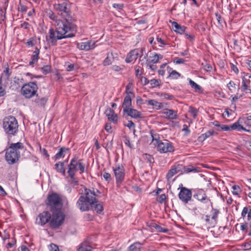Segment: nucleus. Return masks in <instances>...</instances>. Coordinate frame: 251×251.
Returning <instances> with one entry per match:
<instances>
[{
  "instance_id": "59",
  "label": "nucleus",
  "mask_w": 251,
  "mask_h": 251,
  "mask_svg": "<svg viewBox=\"0 0 251 251\" xmlns=\"http://www.w3.org/2000/svg\"><path fill=\"white\" fill-rule=\"evenodd\" d=\"M21 27L24 29H27L29 28V24L28 23L25 22L21 24Z\"/></svg>"
},
{
  "instance_id": "7",
  "label": "nucleus",
  "mask_w": 251,
  "mask_h": 251,
  "mask_svg": "<svg viewBox=\"0 0 251 251\" xmlns=\"http://www.w3.org/2000/svg\"><path fill=\"white\" fill-rule=\"evenodd\" d=\"M38 89V87L35 82H30L22 86L21 93L25 98L30 99L36 95Z\"/></svg>"
},
{
  "instance_id": "41",
  "label": "nucleus",
  "mask_w": 251,
  "mask_h": 251,
  "mask_svg": "<svg viewBox=\"0 0 251 251\" xmlns=\"http://www.w3.org/2000/svg\"><path fill=\"white\" fill-rule=\"evenodd\" d=\"M41 70L43 73L46 75L50 72V67L49 65H46L43 66L41 68Z\"/></svg>"
},
{
  "instance_id": "54",
  "label": "nucleus",
  "mask_w": 251,
  "mask_h": 251,
  "mask_svg": "<svg viewBox=\"0 0 251 251\" xmlns=\"http://www.w3.org/2000/svg\"><path fill=\"white\" fill-rule=\"evenodd\" d=\"M70 183L71 184L73 185V186L77 185L78 184V181L75 179V178L74 177V176H73V177H70Z\"/></svg>"
},
{
  "instance_id": "30",
  "label": "nucleus",
  "mask_w": 251,
  "mask_h": 251,
  "mask_svg": "<svg viewBox=\"0 0 251 251\" xmlns=\"http://www.w3.org/2000/svg\"><path fill=\"white\" fill-rule=\"evenodd\" d=\"M214 133L213 130H209L205 133L202 134L199 137V139L200 141H203L208 137L213 135Z\"/></svg>"
},
{
  "instance_id": "36",
  "label": "nucleus",
  "mask_w": 251,
  "mask_h": 251,
  "mask_svg": "<svg viewBox=\"0 0 251 251\" xmlns=\"http://www.w3.org/2000/svg\"><path fill=\"white\" fill-rule=\"evenodd\" d=\"M232 188L233 195H237L241 193V189L238 185H234L232 186Z\"/></svg>"
},
{
  "instance_id": "18",
  "label": "nucleus",
  "mask_w": 251,
  "mask_h": 251,
  "mask_svg": "<svg viewBox=\"0 0 251 251\" xmlns=\"http://www.w3.org/2000/svg\"><path fill=\"white\" fill-rule=\"evenodd\" d=\"M139 54V53L138 50L136 49L130 51L128 53L126 58V62L129 63L135 61L137 59Z\"/></svg>"
},
{
  "instance_id": "42",
  "label": "nucleus",
  "mask_w": 251,
  "mask_h": 251,
  "mask_svg": "<svg viewBox=\"0 0 251 251\" xmlns=\"http://www.w3.org/2000/svg\"><path fill=\"white\" fill-rule=\"evenodd\" d=\"M180 75V74H179L176 71H173L170 73V76L173 79H177L179 77Z\"/></svg>"
},
{
  "instance_id": "57",
  "label": "nucleus",
  "mask_w": 251,
  "mask_h": 251,
  "mask_svg": "<svg viewBox=\"0 0 251 251\" xmlns=\"http://www.w3.org/2000/svg\"><path fill=\"white\" fill-rule=\"evenodd\" d=\"M215 15H216L217 20L219 24H220V25H221L222 26L223 25H222L223 21H222L221 16L218 13H216Z\"/></svg>"
},
{
  "instance_id": "22",
  "label": "nucleus",
  "mask_w": 251,
  "mask_h": 251,
  "mask_svg": "<svg viewBox=\"0 0 251 251\" xmlns=\"http://www.w3.org/2000/svg\"><path fill=\"white\" fill-rule=\"evenodd\" d=\"M40 53V50L38 48H35V50L33 51L32 55L31 57V60L29 62L30 66H33L34 64L37 62L39 59V55Z\"/></svg>"
},
{
  "instance_id": "33",
  "label": "nucleus",
  "mask_w": 251,
  "mask_h": 251,
  "mask_svg": "<svg viewBox=\"0 0 251 251\" xmlns=\"http://www.w3.org/2000/svg\"><path fill=\"white\" fill-rule=\"evenodd\" d=\"M145 79L146 80V84L150 82L151 85L153 88L157 87L160 85V81L158 79H152L149 81V80L147 81L146 78Z\"/></svg>"
},
{
  "instance_id": "5",
  "label": "nucleus",
  "mask_w": 251,
  "mask_h": 251,
  "mask_svg": "<svg viewBox=\"0 0 251 251\" xmlns=\"http://www.w3.org/2000/svg\"><path fill=\"white\" fill-rule=\"evenodd\" d=\"M61 197L55 193L48 195L47 205L50 207L51 211L60 210L62 206Z\"/></svg>"
},
{
  "instance_id": "50",
  "label": "nucleus",
  "mask_w": 251,
  "mask_h": 251,
  "mask_svg": "<svg viewBox=\"0 0 251 251\" xmlns=\"http://www.w3.org/2000/svg\"><path fill=\"white\" fill-rule=\"evenodd\" d=\"M27 10V6H26L24 5H23V4H20V5L18 7V10L19 11H21L22 13H25V12H26Z\"/></svg>"
},
{
  "instance_id": "37",
  "label": "nucleus",
  "mask_w": 251,
  "mask_h": 251,
  "mask_svg": "<svg viewBox=\"0 0 251 251\" xmlns=\"http://www.w3.org/2000/svg\"><path fill=\"white\" fill-rule=\"evenodd\" d=\"M188 111L191 114V115L194 118H196L197 117L198 111L196 108L190 106L189 108Z\"/></svg>"
},
{
  "instance_id": "8",
  "label": "nucleus",
  "mask_w": 251,
  "mask_h": 251,
  "mask_svg": "<svg viewBox=\"0 0 251 251\" xmlns=\"http://www.w3.org/2000/svg\"><path fill=\"white\" fill-rule=\"evenodd\" d=\"M65 215L60 210L52 211V215L50 219V226L53 228H56L61 226L64 222Z\"/></svg>"
},
{
  "instance_id": "12",
  "label": "nucleus",
  "mask_w": 251,
  "mask_h": 251,
  "mask_svg": "<svg viewBox=\"0 0 251 251\" xmlns=\"http://www.w3.org/2000/svg\"><path fill=\"white\" fill-rule=\"evenodd\" d=\"M77 48L80 50H89L93 49L96 47V42L90 40L85 42L77 43Z\"/></svg>"
},
{
  "instance_id": "55",
  "label": "nucleus",
  "mask_w": 251,
  "mask_h": 251,
  "mask_svg": "<svg viewBox=\"0 0 251 251\" xmlns=\"http://www.w3.org/2000/svg\"><path fill=\"white\" fill-rule=\"evenodd\" d=\"M162 97L165 99L168 100H172L174 98V96L171 95H169L167 93H165L162 95Z\"/></svg>"
},
{
  "instance_id": "49",
  "label": "nucleus",
  "mask_w": 251,
  "mask_h": 251,
  "mask_svg": "<svg viewBox=\"0 0 251 251\" xmlns=\"http://www.w3.org/2000/svg\"><path fill=\"white\" fill-rule=\"evenodd\" d=\"M131 85L130 84H128L126 86V95H133V93L132 92V91L130 90V88H131Z\"/></svg>"
},
{
  "instance_id": "27",
  "label": "nucleus",
  "mask_w": 251,
  "mask_h": 251,
  "mask_svg": "<svg viewBox=\"0 0 251 251\" xmlns=\"http://www.w3.org/2000/svg\"><path fill=\"white\" fill-rule=\"evenodd\" d=\"M251 81L249 79H247L245 76L242 77V90L245 91L250 88L249 84Z\"/></svg>"
},
{
  "instance_id": "48",
  "label": "nucleus",
  "mask_w": 251,
  "mask_h": 251,
  "mask_svg": "<svg viewBox=\"0 0 251 251\" xmlns=\"http://www.w3.org/2000/svg\"><path fill=\"white\" fill-rule=\"evenodd\" d=\"M40 151L41 153L44 155L46 158H49V155L47 151L45 149H43L41 147H40Z\"/></svg>"
},
{
  "instance_id": "26",
  "label": "nucleus",
  "mask_w": 251,
  "mask_h": 251,
  "mask_svg": "<svg viewBox=\"0 0 251 251\" xmlns=\"http://www.w3.org/2000/svg\"><path fill=\"white\" fill-rule=\"evenodd\" d=\"M194 197L199 201L204 202V203H209L210 202V200L207 197L206 194H203L201 195V194H198L194 196Z\"/></svg>"
},
{
  "instance_id": "10",
  "label": "nucleus",
  "mask_w": 251,
  "mask_h": 251,
  "mask_svg": "<svg viewBox=\"0 0 251 251\" xmlns=\"http://www.w3.org/2000/svg\"><path fill=\"white\" fill-rule=\"evenodd\" d=\"M77 205L78 208L82 211H88L89 210L90 206L94 204L92 200L88 201L84 198L83 196L80 197L77 201Z\"/></svg>"
},
{
  "instance_id": "53",
  "label": "nucleus",
  "mask_w": 251,
  "mask_h": 251,
  "mask_svg": "<svg viewBox=\"0 0 251 251\" xmlns=\"http://www.w3.org/2000/svg\"><path fill=\"white\" fill-rule=\"evenodd\" d=\"M103 176L104 178L108 182H109L111 179V175L108 173L104 172Z\"/></svg>"
},
{
  "instance_id": "16",
  "label": "nucleus",
  "mask_w": 251,
  "mask_h": 251,
  "mask_svg": "<svg viewBox=\"0 0 251 251\" xmlns=\"http://www.w3.org/2000/svg\"><path fill=\"white\" fill-rule=\"evenodd\" d=\"M69 2H59L57 4H54V9L59 12H60L61 14L63 13H68L67 6Z\"/></svg>"
},
{
  "instance_id": "11",
  "label": "nucleus",
  "mask_w": 251,
  "mask_h": 251,
  "mask_svg": "<svg viewBox=\"0 0 251 251\" xmlns=\"http://www.w3.org/2000/svg\"><path fill=\"white\" fill-rule=\"evenodd\" d=\"M192 195V193L190 189L182 187L178 194V197L182 202L187 203L191 200Z\"/></svg>"
},
{
  "instance_id": "20",
  "label": "nucleus",
  "mask_w": 251,
  "mask_h": 251,
  "mask_svg": "<svg viewBox=\"0 0 251 251\" xmlns=\"http://www.w3.org/2000/svg\"><path fill=\"white\" fill-rule=\"evenodd\" d=\"M124 113L132 118L137 119L141 117V112L136 109L130 108L127 110L126 109Z\"/></svg>"
},
{
  "instance_id": "43",
  "label": "nucleus",
  "mask_w": 251,
  "mask_h": 251,
  "mask_svg": "<svg viewBox=\"0 0 251 251\" xmlns=\"http://www.w3.org/2000/svg\"><path fill=\"white\" fill-rule=\"evenodd\" d=\"M50 251H60L58 247L53 243H51L50 245L49 246Z\"/></svg>"
},
{
  "instance_id": "13",
  "label": "nucleus",
  "mask_w": 251,
  "mask_h": 251,
  "mask_svg": "<svg viewBox=\"0 0 251 251\" xmlns=\"http://www.w3.org/2000/svg\"><path fill=\"white\" fill-rule=\"evenodd\" d=\"M160 112L164 115V117L168 120H176L178 117L177 111H175L173 109L165 108L163 109Z\"/></svg>"
},
{
  "instance_id": "46",
  "label": "nucleus",
  "mask_w": 251,
  "mask_h": 251,
  "mask_svg": "<svg viewBox=\"0 0 251 251\" xmlns=\"http://www.w3.org/2000/svg\"><path fill=\"white\" fill-rule=\"evenodd\" d=\"M124 125L128 127L130 129L133 128L134 133L135 132V125L131 121H128V123L127 124H125Z\"/></svg>"
},
{
  "instance_id": "25",
  "label": "nucleus",
  "mask_w": 251,
  "mask_h": 251,
  "mask_svg": "<svg viewBox=\"0 0 251 251\" xmlns=\"http://www.w3.org/2000/svg\"><path fill=\"white\" fill-rule=\"evenodd\" d=\"M64 162H58L55 164V168L56 171L61 173L63 175L65 174V169L64 167Z\"/></svg>"
},
{
  "instance_id": "15",
  "label": "nucleus",
  "mask_w": 251,
  "mask_h": 251,
  "mask_svg": "<svg viewBox=\"0 0 251 251\" xmlns=\"http://www.w3.org/2000/svg\"><path fill=\"white\" fill-rule=\"evenodd\" d=\"M221 129L224 131H230L233 130H237L238 131L246 130L242 126L240 125L238 122H236L232 125H221Z\"/></svg>"
},
{
  "instance_id": "23",
  "label": "nucleus",
  "mask_w": 251,
  "mask_h": 251,
  "mask_svg": "<svg viewBox=\"0 0 251 251\" xmlns=\"http://www.w3.org/2000/svg\"><path fill=\"white\" fill-rule=\"evenodd\" d=\"M131 96L128 95H126L125 97L124 102L123 103V111L125 112L126 109L127 110L128 109L131 108Z\"/></svg>"
},
{
  "instance_id": "39",
  "label": "nucleus",
  "mask_w": 251,
  "mask_h": 251,
  "mask_svg": "<svg viewBox=\"0 0 251 251\" xmlns=\"http://www.w3.org/2000/svg\"><path fill=\"white\" fill-rule=\"evenodd\" d=\"M235 83L231 80L227 84V87L231 92H233L235 90Z\"/></svg>"
},
{
  "instance_id": "3",
  "label": "nucleus",
  "mask_w": 251,
  "mask_h": 251,
  "mask_svg": "<svg viewBox=\"0 0 251 251\" xmlns=\"http://www.w3.org/2000/svg\"><path fill=\"white\" fill-rule=\"evenodd\" d=\"M3 128L8 136L15 135L18 130L17 120L12 116L5 117L3 120Z\"/></svg>"
},
{
  "instance_id": "56",
  "label": "nucleus",
  "mask_w": 251,
  "mask_h": 251,
  "mask_svg": "<svg viewBox=\"0 0 251 251\" xmlns=\"http://www.w3.org/2000/svg\"><path fill=\"white\" fill-rule=\"evenodd\" d=\"M174 62L177 64H179L184 63L185 62V60L182 58H176L174 60Z\"/></svg>"
},
{
  "instance_id": "34",
  "label": "nucleus",
  "mask_w": 251,
  "mask_h": 251,
  "mask_svg": "<svg viewBox=\"0 0 251 251\" xmlns=\"http://www.w3.org/2000/svg\"><path fill=\"white\" fill-rule=\"evenodd\" d=\"M212 213L211 219L214 221V222L216 223V221L218 218V215L219 214V210L217 209L212 208L211 211Z\"/></svg>"
},
{
  "instance_id": "32",
  "label": "nucleus",
  "mask_w": 251,
  "mask_h": 251,
  "mask_svg": "<svg viewBox=\"0 0 251 251\" xmlns=\"http://www.w3.org/2000/svg\"><path fill=\"white\" fill-rule=\"evenodd\" d=\"M47 99L46 98H38L35 100V103L39 106H43L45 105Z\"/></svg>"
},
{
  "instance_id": "52",
  "label": "nucleus",
  "mask_w": 251,
  "mask_h": 251,
  "mask_svg": "<svg viewBox=\"0 0 251 251\" xmlns=\"http://www.w3.org/2000/svg\"><path fill=\"white\" fill-rule=\"evenodd\" d=\"M147 103L150 105L152 106L153 107H155V106H156V104L157 103L158 101L154 100H150L147 101Z\"/></svg>"
},
{
  "instance_id": "28",
  "label": "nucleus",
  "mask_w": 251,
  "mask_h": 251,
  "mask_svg": "<svg viewBox=\"0 0 251 251\" xmlns=\"http://www.w3.org/2000/svg\"><path fill=\"white\" fill-rule=\"evenodd\" d=\"M178 170L176 167H173L172 169L169 171L166 175V177L168 180L171 179V178L178 172Z\"/></svg>"
},
{
  "instance_id": "31",
  "label": "nucleus",
  "mask_w": 251,
  "mask_h": 251,
  "mask_svg": "<svg viewBox=\"0 0 251 251\" xmlns=\"http://www.w3.org/2000/svg\"><path fill=\"white\" fill-rule=\"evenodd\" d=\"M201 219L204 220L208 225L212 226L216 224V222H214L213 220L210 219V216L208 215H203L201 217Z\"/></svg>"
},
{
  "instance_id": "58",
  "label": "nucleus",
  "mask_w": 251,
  "mask_h": 251,
  "mask_svg": "<svg viewBox=\"0 0 251 251\" xmlns=\"http://www.w3.org/2000/svg\"><path fill=\"white\" fill-rule=\"evenodd\" d=\"M111 69L112 70L116 71V72H119L122 70V68L120 66H117V65H113L111 67Z\"/></svg>"
},
{
  "instance_id": "29",
  "label": "nucleus",
  "mask_w": 251,
  "mask_h": 251,
  "mask_svg": "<svg viewBox=\"0 0 251 251\" xmlns=\"http://www.w3.org/2000/svg\"><path fill=\"white\" fill-rule=\"evenodd\" d=\"M163 55L154 53L152 56H150V62L153 64L157 63L159 62V59H162Z\"/></svg>"
},
{
  "instance_id": "44",
  "label": "nucleus",
  "mask_w": 251,
  "mask_h": 251,
  "mask_svg": "<svg viewBox=\"0 0 251 251\" xmlns=\"http://www.w3.org/2000/svg\"><path fill=\"white\" fill-rule=\"evenodd\" d=\"M112 57L108 55L107 57L104 59L103 61V65L104 66H107L111 64L112 63Z\"/></svg>"
},
{
  "instance_id": "4",
  "label": "nucleus",
  "mask_w": 251,
  "mask_h": 251,
  "mask_svg": "<svg viewBox=\"0 0 251 251\" xmlns=\"http://www.w3.org/2000/svg\"><path fill=\"white\" fill-rule=\"evenodd\" d=\"M151 133L152 141L154 142V144L156 145L157 150L160 153L172 152L175 151L174 147L171 142L167 140L162 142L154 137L152 131H151Z\"/></svg>"
},
{
  "instance_id": "62",
  "label": "nucleus",
  "mask_w": 251,
  "mask_h": 251,
  "mask_svg": "<svg viewBox=\"0 0 251 251\" xmlns=\"http://www.w3.org/2000/svg\"><path fill=\"white\" fill-rule=\"evenodd\" d=\"M249 211L248 208L246 207H244L242 210L241 215L243 217H245Z\"/></svg>"
},
{
  "instance_id": "35",
  "label": "nucleus",
  "mask_w": 251,
  "mask_h": 251,
  "mask_svg": "<svg viewBox=\"0 0 251 251\" xmlns=\"http://www.w3.org/2000/svg\"><path fill=\"white\" fill-rule=\"evenodd\" d=\"M129 251H140V245L137 243L131 245L129 248Z\"/></svg>"
},
{
  "instance_id": "40",
  "label": "nucleus",
  "mask_w": 251,
  "mask_h": 251,
  "mask_svg": "<svg viewBox=\"0 0 251 251\" xmlns=\"http://www.w3.org/2000/svg\"><path fill=\"white\" fill-rule=\"evenodd\" d=\"M94 210L98 213H101L103 211V206L101 204H96L94 206Z\"/></svg>"
},
{
  "instance_id": "64",
  "label": "nucleus",
  "mask_w": 251,
  "mask_h": 251,
  "mask_svg": "<svg viewBox=\"0 0 251 251\" xmlns=\"http://www.w3.org/2000/svg\"><path fill=\"white\" fill-rule=\"evenodd\" d=\"M77 251H90L83 246H81L77 250Z\"/></svg>"
},
{
  "instance_id": "61",
  "label": "nucleus",
  "mask_w": 251,
  "mask_h": 251,
  "mask_svg": "<svg viewBox=\"0 0 251 251\" xmlns=\"http://www.w3.org/2000/svg\"><path fill=\"white\" fill-rule=\"evenodd\" d=\"M166 199V195L165 194H162L159 198V201L160 203L163 202Z\"/></svg>"
},
{
  "instance_id": "63",
  "label": "nucleus",
  "mask_w": 251,
  "mask_h": 251,
  "mask_svg": "<svg viewBox=\"0 0 251 251\" xmlns=\"http://www.w3.org/2000/svg\"><path fill=\"white\" fill-rule=\"evenodd\" d=\"M184 36L185 37V38L189 39V40L192 41L194 39L193 36L190 35L186 32H184Z\"/></svg>"
},
{
  "instance_id": "38",
  "label": "nucleus",
  "mask_w": 251,
  "mask_h": 251,
  "mask_svg": "<svg viewBox=\"0 0 251 251\" xmlns=\"http://www.w3.org/2000/svg\"><path fill=\"white\" fill-rule=\"evenodd\" d=\"M189 84L193 88L196 90H200L201 89V86L191 79H189Z\"/></svg>"
},
{
  "instance_id": "9",
  "label": "nucleus",
  "mask_w": 251,
  "mask_h": 251,
  "mask_svg": "<svg viewBox=\"0 0 251 251\" xmlns=\"http://www.w3.org/2000/svg\"><path fill=\"white\" fill-rule=\"evenodd\" d=\"M113 170L116 177V184L120 186L125 177V170L122 165H117L113 167Z\"/></svg>"
},
{
  "instance_id": "14",
  "label": "nucleus",
  "mask_w": 251,
  "mask_h": 251,
  "mask_svg": "<svg viewBox=\"0 0 251 251\" xmlns=\"http://www.w3.org/2000/svg\"><path fill=\"white\" fill-rule=\"evenodd\" d=\"M51 218L50 214L48 212H44L39 215L36 219V223L38 225H44L48 223Z\"/></svg>"
},
{
  "instance_id": "24",
  "label": "nucleus",
  "mask_w": 251,
  "mask_h": 251,
  "mask_svg": "<svg viewBox=\"0 0 251 251\" xmlns=\"http://www.w3.org/2000/svg\"><path fill=\"white\" fill-rule=\"evenodd\" d=\"M172 26L175 31L178 33L182 34L185 32L186 29L185 27L184 26H181L176 22L172 23Z\"/></svg>"
},
{
  "instance_id": "6",
  "label": "nucleus",
  "mask_w": 251,
  "mask_h": 251,
  "mask_svg": "<svg viewBox=\"0 0 251 251\" xmlns=\"http://www.w3.org/2000/svg\"><path fill=\"white\" fill-rule=\"evenodd\" d=\"M84 169L85 165L82 162L81 160L74 157L68 165V173L70 177H73L77 170H79L80 173H82L84 172Z\"/></svg>"
},
{
  "instance_id": "1",
  "label": "nucleus",
  "mask_w": 251,
  "mask_h": 251,
  "mask_svg": "<svg viewBox=\"0 0 251 251\" xmlns=\"http://www.w3.org/2000/svg\"><path fill=\"white\" fill-rule=\"evenodd\" d=\"M49 14L50 18L55 21V29L50 28L49 30V40L53 45L58 40L75 36L73 33H69L76 31V27L75 25L66 19L57 20L55 15L52 12Z\"/></svg>"
},
{
  "instance_id": "45",
  "label": "nucleus",
  "mask_w": 251,
  "mask_h": 251,
  "mask_svg": "<svg viewBox=\"0 0 251 251\" xmlns=\"http://www.w3.org/2000/svg\"><path fill=\"white\" fill-rule=\"evenodd\" d=\"M6 94L5 88L1 84V80H0V97L4 96Z\"/></svg>"
},
{
  "instance_id": "19",
  "label": "nucleus",
  "mask_w": 251,
  "mask_h": 251,
  "mask_svg": "<svg viewBox=\"0 0 251 251\" xmlns=\"http://www.w3.org/2000/svg\"><path fill=\"white\" fill-rule=\"evenodd\" d=\"M105 113L109 120L113 122L114 123L117 122L118 116L115 113L113 110L111 109V108H108L106 110Z\"/></svg>"
},
{
  "instance_id": "47",
  "label": "nucleus",
  "mask_w": 251,
  "mask_h": 251,
  "mask_svg": "<svg viewBox=\"0 0 251 251\" xmlns=\"http://www.w3.org/2000/svg\"><path fill=\"white\" fill-rule=\"evenodd\" d=\"M152 226L159 232H166L167 231L166 229H164L162 227L155 224H153Z\"/></svg>"
},
{
  "instance_id": "51",
  "label": "nucleus",
  "mask_w": 251,
  "mask_h": 251,
  "mask_svg": "<svg viewBox=\"0 0 251 251\" xmlns=\"http://www.w3.org/2000/svg\"><path fill=\"white\" fill-rule=\"evenodd\" d=\"M184 172L186 173L196 172L197 169L194 167L186 168L184 169Z\"/></svg>"
},
{
  "instance_id": "2",
  "label": "nucleus",
  "mask_w": 251,
  "mask_h": 251,
  "mask_svg": "<svg viewBox=\"0 0 251 251\" xmlns=\"http://www.w3.org/2000/svg\"><path fill=\"white\" fill-rule=\"evenodd\" d=\"M24 149L23 143L18 142L12 143L8 148L6 149L5 159L9 164H13L19 160L20 157V150Z\"/></svg>"
},
{
  "instance_id": "17",
  "label": "nucleus",
  "mask_w": 251,
  "mask_h": 251,
  "mask_svg": "<svg viewBox=\"0 0 251 251\" xmlns=\"http://www.w3.org/2000/svg\"><path fill=\"white\" fill-rule=\"evenodd\" d=\"M96 192H99L97 190L96 191L93 190H90L87 188L85 189V194L86 195L85 199L91 201L92 200L93 202L95 203L96 202V196H97Z\"/></svg>"
},
{
  "instance_id": "21",
  "label": "nucleus",
  "mask_w": 251,
  "mask_h": 251,
  "mask_svg": "<svg viewBox=\"0 0 251 251\" xmlns=\"http://www.w3.org/2000/svg\"><path fill=\"white\" fill-rule=\"evenodd\" d=\"M69 154V149L63 147L59 149V151L54 156V158L55 160H58L63 158L66 154Z\"/></svg>"
},
{
  "instance_id": "60",
  "label": "nucleus",
  "mask_w": 251,
  "mask_h": 251,
  "mask_svg": "<svg viewBox=\"0 0 251 251\" xmlns=\"http://www.w3.org/2000/svg\"><path fill=\"white\" fill-rule=\"evenodd\" d=\"M156 40L157 41L160 43L161 45H160V47H163V46L165 45H166V43H165V42L163 40H162L161 38L159 37H157V38H156Z\"/></svg>"
}]
</instances>
